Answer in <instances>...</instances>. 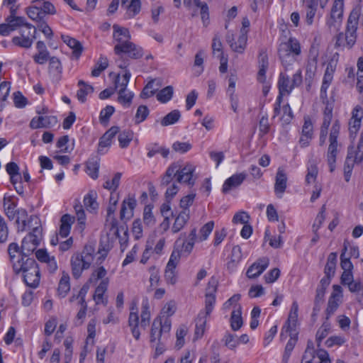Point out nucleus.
Returning <instances> with one entry per match:
<instances>
[{
	"label": "nucleus",
	"instance_id": "f3484780",
	"mask_svg": "<svg viewBox=\"0 0 363 363\" xmlns=\"http://www.w3.org/2000/svg\"><path fill=\"white\" fill-rule=\"evenodd\" d=\"M333 292L329 298L326 314L328 316L333 315L337 309L342 299V289L340 285H333Z\"/></svg>",
	"mask_w": 363,
	"mask_h": 363
},
{
	"label": "nucleus",
	"instance_id": "c03bdc74",
	"mask_svg": "<svg viewBox=\"0 0 363 363\" xmlns=\"http://www.w3.org/2000/svg\"><path fill=\"white\" fill-rule=\"evenodd\" d=\"M331 332V324L328 321H325L318 328L315 335V340L317 342L318 347H320L321 341L325 338Z\"/></svg>",
	"mask_w": 363,
	"mask_h": 363
},
{
	"label": "nucleus",
	"instance_id": "09e8293b",
	"mask_svg": "<svg viewBox=\"0 0 363 363\" xmlns=\"http://www.w3.org/2000/svg\"><path fill=\"white\" fill-rule=\"evenodd\" d=\"M141 3L140 0H131L130 4L125 6L126 18H131L136 16L140 11Z\"/></svg>",
	"mask_w": 363,
	"mask_h": 363
},
{
	"label": "nucleus",
	"instance_id": "0eeeda50",
	"mask_svg": "<svg viewBox=\"0 0 363 363\" xmlns=\"http://www.w3.org/2000/svg\"><path fill=\"white\" fill-rule=\"evenodd\" d=\"M354 164L361 165L363 167V132L356 148L349 147L347 154L344 164L345 179L348 182L350 179Z\"/></svg>",
	"mask_w": 363,
	"mask_h": 363
},
{
	"label": "nucleus",
	"instance_id": "4be33fe9",
	"mask_svg": "<svg viewBox=\"0 0 363 363\" xmlns=\"http://www.w3.org/2000/svg\"><path fill=\"white\" fill-rule=\"evenodd\" d=\"M269 260L267 257H262L254 262L247 269L246 275L250 279L259 277L269 266Z\"/></svg>",
	"mask_w": 363,
	"mask_h": 363
},
{
	"label": "nucleus",
	"instance_id": "2f4dec72",
	"mask_svg": "<svg viewBox=\"0 0 363 363\" xmlns=\"http://www.w3.org/2000/svg\"><path fill=\"white\" fill-rule=\"evenodd\" d=\"M6 22L9 23L12 31L16 30L22 26L25 27V28L28 30L34 28V26L32 24L28 23L26 18L23 16L7 17L6 18Z\"/></svg>",
	"mask_w": 363,
	"mask_h": 363
},
{
	"label": "nucleus",
	"instance_id": "0e129e2a",
	"mask_svg": "<svg viewBox=\"0 0 363 363\" xmlns=\"http://www.w3.org/2000/svg\"><path fill=\"white\" fill-rule=\"evenodd\" d=\"M49 70L53 74H61L62 67L61 62L57 57L53 56L49 59Z\"/></svg>",
	"mask_w": 363,
	"mask_h": 363
},
{
	"label": "nucleus",
	"instance_id": "69168bd1",
	"mask_svg": "<svg viewBox=\"0 0 363 363\" xmlns=\"http://www.w3.org/2000/svg\"><path fill=\"white\" fill-rule=\"evenodd\" d=\"M149 115V109L145 105H140L136 111L135 116V122L136 124H139L141 122L144 121L147 116Z\"/></svg>",
	"mask_w": 363,
	"mask_h": 363
},
{
	"label": "nucleus",
	"instance_id": "79ce46f5",
	"mask_svg": "<svg viewBox=\"0 0 363 363\" xmlns=\"http://www.w3.org/2000/svg\"><path fill=\"white\" fill-rule=\"evenodd\" d=\"M99 160L97 157L89 159L86 162V172L92 179H96L99 177Z\"/></svg>",
	"mask_w": 363,
	"mask_h": 363
},
{
	"label": "nucleus",
	"instance_id": "9d476101",
	"mask_svg": "<svg viewBox=\"0 0 363 363\" xmlns=\"http://www.w3.org/2000/svg\"><path fill=\"white\" fill-rule=\"evenodd\" d=\"M218 288V280L212 277L208 283L205 295V308L199 314L200 318H206L213 310L216 303V293Z\"/></svg>",
	"mask_w": 363,
	"mask_h": 363
},
{
	"label": "nucleus",
	"instance_id": "13d9d810",
	"mask_svg": "<svg viewBox=\"0 0 363 363\" xmlns=\"http://www.w3.org/2000/svg\"><path fill=\"white\" fill-rule=\"evenodd\" d=\"M106 274L107 272L104 267H98L91 274L89 282L90 284H96L99 279L103 280L106 279Z\"/></svg>",
	"mask_w": 363,
	"mask_h": 363
},
{
	"label": "nucleus",
	"instance_id": "20e7f679",
	"mask_svg": "<svg viewBox=\"0 0 363 363\" xmlns=\"http://www.w3.org/2000/svg\"><path fill=\"white\" fill-rule=\"evenodd\" d=\"M40 225H36L33 228L32 232L28 234L22 240L21 246L17 244V252H14V259L19 261L26 260L30 258L28 256L31 255L40 244L42 234Z\"/></svg>",
	"mask_w": 363,
	"mask_h": 363
},
{
	"label": "nucleus",
	"instance_id": "2eb2a0df",
	"mask_svg": "<svg viewBox=\"0 0 363 363\" xmlns=\"http://www.w3.org/2000/svg\"><path fill=\"white\" fill-rule=\"evenodd\" d=\"M337 63L330 60L328 64L323 78L320 88V98L324 101L327 100V91L333 79V75L336 70Z\"/></svg>",
	"mask_w": 363,
	"mask_h": 363
},
{
	"label": "nucleus",
	"instance_id": "774afa93",
	"mask_svg": "<svg viewBox=\"0 0 363 363\" xmlns=\"http://www.w3.org/2000/svg\"><path fill=\"white\" fill-rule=\"evenodd\" d=\"M192 147L191 143L188 142H179L177 141L173 143L172 149L180 154H184L189 151Z\"/></svg>",
	"mask_w": 363,
	"mask_h": 363
},
{
	"label": "nucleus",
	"instance_id": "9b49d317",
	"mask_svg": "<svg viewBox=\"0 0 363 363\" xmlns=\"http://www.w3.org/2000/svg\"><path fill=\"white\" fill-rule=\"evenodd\" d=\"M302 82L301 71L298 69L293 74L290 80L289 76L281 73L278 82L279 96H283L285 94H289L295 86H299Z\"/></svg>",
	"mask_w": 363,
	"mask_h": 363
},
{
	"label": "nucleus",
	"instance_id": "6e6d98bb",
	"mask_svg": "<svg viewBox=\"0 0 363 363\" xmlns=\"http://www.w3.org/2000/svg\"><path fill=\"white\" fill-rule=\"evenodd\" d=\"M172 95L173 87L172 86H167L158 92L157 99L162 103H167L172 99Z\"/></svg>",
	"mask_w": 363,
	"mask_h": 363
},
{
	"label": "nucleus",
	"instance_id": "5fc2aeb1",
	"mask_svg": "<svg viewBox=\"0 0 363 363\" xmlns=\"http://www.w3.org/2000/svg\"><path fill=\"white\" fill-rule=\"evenodd\" d=\"M74 209L75 211L79 225H80V228L83 229L85 225L86 215L83 206L79 201H76L74 205Z\"/></svg>",
	"mask_w": 363,
	"mask_h": 363
},
{
	"label": "nucleus",
	"instance_id": "c756f323",
	"mask_svg": "<svg viewBox=\"0 0 363 363\" xmlns=\"http://www.w3.org/2000/svg\"><path fill=\"white\" fill-rule=\"evenodd\" d=\"M4 213L9 220H13L17 213V203L13 196L5 195L3 199Z\"/></svg>",
	"mask_w": 363,
	"mask_h": 363
},
{
	"label": "nucleus",
	"instance_id": "b1692460",
	"mask_svg": "<svg viewBox=\"0 0 363 363\" xmlns=\"http://www.w3.org/2000/svg\"><path fill=\"white\" fill-rule=\"evenodd\" d=\"M240 297L238 294H234L223 304L224 310H232L230 318H242V308L239 303Z\"/></svg>",
	"mask_w": 363,
	"mask_h": 363
},
{
	"label": "nucleus",
	"instance_id": "864d4df0",
	"mask_svg": "<svg viewBox=\"0 0 363 363\" xmlns=\"http://www.w3.org/2000/svg\"><path fill=\"white\" fill-rule=\"evenodd\" d=\"M133 138V133L131 130H124L119 133L118 139L121 148H126Z\"/></svg>",
	"mask_w": 363,
	"mask_h": 363
},
{
	"label": "nucleus",
	"instance_id": "a18cd8bd",
	"mask_svg": "<svg viewBox=\"0 0 363 363\" xmlns=\"http://www.w3.org/2000/svg\"><path fill=\"white\" fill-rule=\"evenodd\" d=\"M318 173V169L316 164L313 161L309 162L307 167V174L306 175V183L307 184H315Z\"/></svg>",
	"mask_w": 363,
	"mask_h": 363
},
{
	"label": "nucleus",
	"instance_id": "bb28decb",
	"mask_svg": "<svg viewBox=\"0 0 363 363\" xmlns=\"http://www.w3.org/2000/svg\"><path fill=\"white\" fill-rule=\"evenodd\" d=\"M245 178L246 174L245 173L233 174L225 181L222 188L223 193L227 194L232 189L238 187Z\"/></svg>",
	"mask_w": 363,
	"mask_h": 363
},
{
	"label": "nucleus",
	"instance_id": "58836bf2",
	"mask_svg": "<svg viewBox=\"0 0 363 363\" xmlns=\"http://www.w3.org/2000/svg\"><path fill=\"white\" fill-rule=\"evenodd\" d=\"M35 34L36 28L34 27L33 38L26 37L23 38L21 36L17 35L12 38L11 42L13 45L18 47L28 49L32 46L33 40L36 38Z\"/></svg>",
	"mask_w": 363,
	"mask_h": 363
},
{
	"label": "nucleus",
	"instance_id": "aec40b11",
	"mask_svg": "<svg viewBox=\"0 0 363 363\" xmlns=\"http://www.w3.org/2000/svg\"><path fill=\"white\" fill-rule=\"evenodd\" d=\"M287 174L282 167H279L275 177L274 192L279 199L282 198L287 187Z\"/></svg>",
	"mask_w": 363,
	"mask_h": 363
},
{
	"label": "nucleus",
	"instance_id": "7ed1b4c3",
	"mask_svg": "<svg viewBox=\"0 0 363 363\" xmlns=\"http://www.w3.org/2000/svg\"><path fill=\"white\" fill-rule=\"evenodd\" d=\"M301 54V44L295 38H290L279 45V58L286 70H289L292 67L293 65L298 61Z\"/></svg>",
	"mask_w": 363,
	"mask_h": 363
},
{
	"label": "nucleus",
	"instance_id": "8fccbe9b",
	"mask_svg": "<svg viewBox=\"0 0 363 363\" xmlns=\"http://www.w3.org/2000/svg\"><path fill=\"white\" fill-rule=\"evenodd\" d=\"M181 113L179 110H173L167 114L161 121L162 126H167L176 123L180 118Z\"/></svg>",
	"mask_w": 363,
	"mask_h": 363
},
{
	"label": "nucleus",
	"instance_id": "4468645a",
	"mask_svg": "<svg viewBox=\"0 0 363 363\" xmlns=\"http://www.w3.org/2000/svg\"><path fill=\"white\" fill-rule=\"evenodd\" d=\"M171 322L169 319H155L152 323L150 334L151 342L160 340L162 333H167L170 330Z\"/></svg>",
	"mask_w": 363,
	"mask_h": 363
},
{
	"label": "nucleus",
	"instance_id": "37998d69",
	"mask_svg": "<svg viewBox=\"0 0 363 363\" xmlns=\"http://www.w3.org/2000/svg\"><path fill=\"white\" fill-rule=\"evenodd\" d=\"M84 205L88 211H93L98 208V203L96 202V194L94 191H90L84 197Z\"/></svg>",
	"mask_w": 363,
	"mask_h": 363
},
{
	"label": "nucleus",
	"instance_id": "6e6552de",
	"mask_svg": "<svg viewBox=\"0 0 363 363\" xmlns=\"http://www.w3.org/2000/svg\"><path fill=\"white\" fill-rule=\"evenodd\" d=\"M93 252L91 247H85L81 254L77 253L72 256L70 264L74 278L78 279L84 269L89 268L94 260Z\"/></svg>",
	"mask_w": 363,
	"mask_h": 363
},
{
	"label": "nucleus",
	"instance_id": "473e14b6",
	"mask_svg": "<svg viewBox=\"0 0 363 363\" xmlns=\"http://www.w3.org/2000/svg\"><path fill=\"white\" fill-rule=\"evenodd\" d=\"M242 257L241 247L239 245H235L233 247L230 260L227 263V268L229 270H234L238 264L240 263Z\"/></svg>",
	"mask_w": 363,
	"mask_h": 363
},
{
	"label": "nucleus",
	"instance_id": "e2e57ef3",
	"mask_svg": "<svg viewBox=\"0 0 363 363\" xmlns=\"http://www.w3.org/2000/svg\"><path fill=\"white\" fill-rule=\"evenodd\" d=\"M79 85H84L83 88L77 91V96L79 101L84 103L86 101V96L88 94L91 93L94 90L93 87L90 85L85 84L83 81H79Z\"/></svg>",
	"mask_w": 363,
	"mask_h": 363
},
{
	"label": "nucleus",
	"instance_id": "bf43d9fd",
	"mask_svg": "<svg viewBox=\"0 0 363 363\" xmlns=\"http://www.w3.org/2000/svg\"><path fill=\"white\" fill-rule=\"evenodd\" d=\"M177 310L176 303L174 301L167 302L161 310L160 318H169L172 316Z\"/></svg>",
	"mask_w": 363,
	"mask_h": 363
},
{
	"label": "nucleus",
	"instance_id": "39448f33",
	"mask_svg": "<svg viewBox=\"0 0 363 363\" xmlns=\"http://www.w3.org/2000/svg\"><path fill=\"white\" fill-rule=\"evenodd\" d=\"M121 228L123 230V235L122 236H120L119 228H118V221L116 220V219H113L111 222V226L110 227L109 229V233H107L106 238H103L101 240L100 247L99 248L98 250V253L100 255L99 259H101V260H104V258L106 257L108 252L111 250L112 247V245L109 243L108 236L110 235H113L111 239H113V238H115L116 239L118 238L119 243L121 245V251L122 252L125 251L128 243V234L127 229H124L123 227H121Z\"/></svg>",
	"mask_w": 363,
	"mask_h": 363
},
{
	"label": "nucleus",
	"instance_id": "dca6fc26",
	"mask_svg": "<svg viewBox=\"0 0 363 363\" xmlns=\"http://www.w3.org/2000/svg\"><path fill=\"white\" fill-rule=\"evenodd\" d=\"M28 216V212L26 209H17V213H16V224L18 231H24L27 226L30 227L33 222L37 225H40L39 218L37 216H30L28 220H27Z\"/></svg>",
	"mask_w": 363,
	"mask_h": 363
},
{
	"label": "nucleus",
	"instance_id": "1a4fd4ad",
	"mask_svg": "<svg viewBox=\"0 0 363 363\" xmlns=\"http://www.w3.org/2000/svg\"><path fill=\"white\" fill-rule=\"evenodd\" d=\"M340 128L339 121H335L332 125L329 135L330 144L327 150L326 158L330 172L335 169L336 159L338 153L337 138L340 133Z\"/></svg>",
	"mask_w": 363,
	"mask_h": 363
},
{
	"label": "nucleus",
	"instance_id": "5701e85b",
	"mask_svg": "<svg viewBox=\"0 0 363 363\" xmlns=\"http://www.w3.org/2000/svg\"><path fill=\"white\" fill-rule=\"evenodd\" d=\"M118 131L119 128L118 126H112L100 138L98 147L99 153L104 154L105 152L104 148L111 146L112 140L115 138Z\"/></svg>",
	"mask_w": 363,
	"mask_h": 363
},
{
	"label": "nucleus",
	"instance_id": "cd10ccee",
	"mask_svg": "<svg viewBox=\"0 0 363 363\" xmlns=\"http://www.w3.org/2000/svg\"><path fill=\"white\" fill-rule=\"evenodd\" d=\"M240 39V34L236 39L234 37V35L232 33H228L226 35V41L229 45L230 48L233 52H237L238 54H242L245 52V50L247 47V37H245V40L244 43H241Z\"/></svg>",
	"mask_w": 363,
	"mask_h": 363
},
{
	"label": "nucleus",
	"instance_id": "4d7b16f0",
	"mask_svg": "<svg viewBox=\"0 0 363 363\" xmlns=\"http://www.w3.org/2000/svg\"><path fill=\"white\" fill-rule=\"evenodd\" d=\"M122 174L120 172H117L114 174L113 179L110 180H107L103 185L104 188L111 190V191H116L118 189L120 181L121 179Z\"/></svg>",
	"mask_w": 363,
	"mask_h": 363
},
{
	"label": "nucleus",
	"instance_id": "680f3d73",
	"mask_svg": "<svg viewBox=\"0 0 363 363\" xmlns=\"http://www.w3.org/2000/svg\"><path fill=\"white\" fill-rule=\"evenodd\" d=\"M213 228H214V222L212 220L208 221L205 225H203L199 230L200 235L199 237V240L201 242L207 240L209 235L211 233L212 230H213Z\"/></svg>",
	"mask_w": 363,
	"mask_h": 363
},
{
	"label": "nucleus",
	"instance_id": "c85d7f7f",
	"mask_svg": "<svg viewBox=\"0 0 363 363\" xmlns=\"http://www.w3.org/2000/svg\"><path fill=\"white\" fill-rule=\"evenodd\" d=\"M75 220V217L66 213L64 214L60 218V225L58 231V235L62 238H67L71 230V227Z\"/></svg>",
	"mask_w": 363,
	"mask_h": 363
},
{
	"label": "nucleus",
	"instance_id": "393cba45",
	"mask_svg": "<svg viewBox=\"0 0 363 363\" xmlns=\"http://www.w3.org/2000/svg\"><path fill=\"white\" fill-rule=\"evenodd\" d=\"M313 135V126L309 117L304 118V124L302 128L301 137L299 143L301 147H307Z\"/></svg>",
	"mask_w": 363,
	"mask_h": 363
},
{
	"label": "nucleus",
	"instance_id": "c9c22d12",
	"mask_svg": "<svg viewBox=\"0 0 363 363\" xmlns=\"http://www.w3.org/2000/svg\"><path fill=\"white\" fill-rule=\"evenodd\" d=\"M189 219V211H182L176 217L172 230L174 233L180 231Z\"/></svg>",
	"mask_w": 363,
	"mask_h": 363
},
{
	"label": "nucleus",
	"instance_id": "603ef678",
	"mask_svg": "<svg viewBox=\"0 0 363 363\" xmlns=\"http://www.w3.org/2000/svg\"><path fill=\"white\" fill-rule=\"evenodd\" d=\"M347 250V245L344 243V247L340 255V266L344 270L343 272H352L353 269V264L350 262V257H346L345 253Z\"/></svg>",
	"mask_w": 363,
	"mask_h": 363
},
{
	"label": "nucleus",
	"instance_id": "6ab92c4d",
	"mask_svg": "<svg viewBox=\"0 0 363 363\" xmlns=\"http://www.w3.org/2000/svg\"><path fill=\"white\" fill-rule=\"evenodd\" d=\"M57 123V117L54 116H41L33 118L29 125L32 129L49 128L55 126Z\"/></svg>",
	"mask_w": 363,
	"mask_h": 363
},
{
	"label": "nucleus",
	"instance_id": "de8ad7c7",
	"mask_svg": "<svg viewBox=\"0 0 363 363\" xmlns=\"http://www.w3.org/2000/svg\"><path fill=\"white\" fill-rule=\"evenodd\" d=\"M108 282V278H106L101 280L98 286L96 288L94 298L96 303L103 301L104 294L107 290Z\"/></svg>",
	"mask_w": 363,
	"mask_h": 363
},
{
	"label": "nucleus",
	"instance_id": "ea45409f",
	"mask_svg": "<svg viewBox=\"0 0 363 363\" xmlns=\"http://www.w3.org/2000/svg\"><path fill=\"white\" fill-rule=\"evenodd\" d=\"M131 74L129 70L125 69V73L121 77L120 74H117L115 77L114 89L127 90V86L130 81Z\"/></svg>",
	"mask_w": 363,
	"mask_h": 363
},
{
	"label": "nucleus",
	"instance_id": "f03ea898",
	"mask_svg": "<svg viewBox=\"0 0 363 363\" xmlns=\"http://www.w3.org/2000/svg\"><path fill=\"white\" fill-rule=\"evenodd\" d=\"M113 29V38L116 43L113 48L116 55H121L124 53L133 59L143 57V48L130 41L131 35L128 28L114 24Z\"/></svg>",
	"mask_w": 363,
	"mask_h": 363
},
{
	"label": "nucleus",
	"instance_id": "a878e982",
	"mask_svg": "<svg viewBox=\"0 0 363 363\" xmlns=\"http://www.w3.org/2000/svg\"><path fill=\"white\" fill-rule=\"evenodd\" d=\"M300 329V323L298 319H287L285 322L281 333V336L286 335L290 337L298 338Z\"/></svg>",
	"mask_w": 363,
	"mask_h": 363
},
{
	"label": "nucleus",
	"instance_id": "72a5a7b5",
	"mask_svg": "<svg viewBox=\"0 0 363 363\" xmlns=\"http://www.w3.org/2000/svg\"><path fill=\"white\" fill-rule=\"evenodd\" d=\"M70 278L68 273L62 272V277L59 281L57 287V294L59 296L64 298L70 291Z\"/></svg>",
	"mask_w": 363,
	"mask_h": 363
},
{
	"label": "nucleus",
	"instance_id": "423d86ee",
	"mask_svg": "<svg viewBox=\"0 0 363 363\" xmlns=\"http://www.w3.org/2000/svg\"><path fill=\"white\" fill-rule=\"evenodd\" d=\"M358 15L351 13L348 17L345 33H340L336 36L335 47H347L352 48L357 40Z\"/></svg>",
	"mask_w": 363,
	"mask_h": 363
},
{
	"label": "nucleus",
	"instance_id": "f8f14e48",
	"mask_svg": "<svg viewBox=\"0 0 363 363\" xmlns=\"http://www.w3.org/2000/svg\"><path fill=\"white\" fill-rule=\"evenodd\" d=\"M343 0H335L331 9L330 19L327 24L334 31L339 30L343 15Z\"/></svg>",
	"mask_w": 363,
	"mask_h": 363
},
{
	"label": "nucleus",
	"instance_id": "e433bc0d",
	"mask_svg": "<svg viewBox=\"0 0 363 363\" xmlns=\"http://www.w3.org/2000/svg\"><path fill=\"white\" fill-rule=\"evenodd\" d=\"M147 156L152 158L156 154H160L164 158H167L169 154V149L160 145L158 143H152L147 146Z\"/></svg>",
	"mask_w": 363,
	"mask_h": 363
},
{
	"label": "nucleus",
	"instance_id": "f257e3e1",
	"mask_svg": "<svg viewBox=\"0 0 363 363\" xmlns=\"http://www.w3.org/2000/svg\"><path fill=\"white\" fill-rule=\"evenodd\" d=\"M17 243L11 242L8 247V253L15 273H22L23 281L30 288H37L40 284V272L38 264L33 258L19 261L14 259V252H17Z\"/></svg>",
	"mask_w": 363,
	"mask_h": 363
},
{
	"label": "nucleus",
	"instance_id": "4c0bfd02",
	"mask_svg": "<svg viewBox=\"0 0 363 363\" xmlns=\"http://www.w3.org/2000/svg\"><path fill=\"white\" fill-rule=\"evenodd\" d=\"M149 320L150 319H140V321H139L140 319H129V326L133 337L136 340H139L140 335L138 328H145L149 325Z\"/></svg>",
	"mask_w": 363,
	"mask_h": 363
},
{
	"label": "nucleus",
	"instance_id": "a211bd4d",
	"mask_svg": "<svg viewBox=\"0 0 363 363\" xmlns=\"http://www.w3.org/2000/svg\"><path fill=\"white\" fill-rule=\"evenodd\" d=\"M37 259L45 264V268L50 274H54L58 267L54 256L50 255L46 250L39 249L35 251Z\"/></svg>",
	"mask_w": 363,
	"mask_h": 363
},
{
	"label": "nucleus",
	"instance_id": "3c124183",
	"mask_svg": "<svg viewBox=\"0 0 363 363\" xmlns=\"http://www.w3.org/2000/svg\"><path fill=\"white\" fill-rule=\"evenodd\" d=\"M108 59L102 55L100 56L94 68L91 71V76L94 77H99L101 73L108 67Z\"/></svg>",
	"mask_w": 363,
	"mask_h": 363
},
{
	"label": "nucleus",
	"instance_id": "412c9836",
	"mask_svg": "<svg viewBox=\"0 0 363 363\" xmlns=\"http://www.w3.org/2000/svg\"><path fill=\"white\" fill-rule=\"evenodd\" d=\"M136 203V200L133 196L129 195L128 198L123 201L120 211V218L121 220H130L133 216V211Z\"/></svg>",
	"mask_w": 363,
	"mask_h": 363
},
{
	"label": "nucleus",
	"instance_id": "f704fd0d",
	"mask_svg": "<svg viewBox=\"0 0 363 363\" xmlns=\"http://www.w3.org/2000/svg\"><path fill=\"white\" fill-rule=\"evenodd\" d=\"M62 38L63 40V42L66 43L71 49H72L73 56L76 59H78L79 56L82 55L83 50V48L80 42L68 35H62Z\"/></svg>",
	"mask_w": 363,
	"mask_h": 363
},
{
	"label": "nucleus",
	"instance_id": "ddd939ff",
	"mask_svg": "<svg viewBox=\"0 0 363 363\" xmlns=\"http://www.w3.org/2000/svg\"><path fill=\"white\" fill-rule=\"evenodd\" d=\"M195 169V166L192 164L187 163L184 167H182L179 162V169L178 172H177V182L186 184L189 186H193L196 181V177L194 176Z\"/></svg>",
	"mask_w": 363,
	"mask_h": 363
},
{
	"label": "nucleus",
	"instance_id": "7c9ffc66",
	"mask_svg": "<svg viewBox=\"0 0 363 363\" xmlns=\"http://www.w3.org/2000/svg\"><path fill=\"white\" fill-rule=\"evenodd\" d=\"M179 169V162L172 163L166 169L165 173L161 178L160 186L165 187L170 184L174 177H177V172Z\"/></svg>",
	"mask_w": 363,
	"mask_h": 363
},
{
	"label": "nucleus",
	"instance_id": "338daca9",
	"mask_svg": "<svg viewBox=\"0 0 363 363\" xmlns=\"http://www.w3.org/2000/svg\"><path fill=\"white\" fill-rule=\"evenodd\" d=\"M154 83L155 80H151L145 85L140 94L141 98L148 99L156 93L157 88H154Z\"/></svg>",
	"mask_w": 363,
	"mask_h": 363
},
{
	"label": "nucleus",
	"instance_id": "a19ab883",
	"mask_svg": "<svg viewBox=\"0 0 363 363\" xmlns=\"http://www.w3.org/2000/svg\"><path fill=\"white\" fill-rule=\"evenodd\" d=\"M28 16L38 24L45 20L43 12H41L40 6L33 4L26 9Z\"/></svg>",
	"mask_w": 363,
	"mask_h": 363
},
{
	"label": "nucleus",
	"instance_id": "052dcab7",
	"mask_svg": "<svg viewBox=\"0 0 363 363\" xmlns=\"http://www.w3.org/2000/svg\"><path fill=\"white\" fill-rule=\"evenodd\" d=\"M323 101L326 104V106L323 112V121L322 125L330 126L333 118V104H330L328 99L324 101L323 100Z\"/></svg>",
	"mask_w": 363,
	"mask_h": 363
},
{
	"label": "nucleus",
	"instance_id": "49530a36",
	"mask_svg": "<svg viewBox=\"0 0 363 363\" xmlns=\"http://www.w3.org/2000/svg\"><path fill=\"white\" fill-rule=\"evenodd\" d=\"M118 101L123 107L128 108L132 104L134 94L132 91L128 90H118Z\"/></svg>",
	"mask_w": 363,
	"mask_h": 363
}]
</instances>
